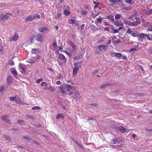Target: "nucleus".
Listing matches in <instances>:
<instances>
[{
    "label": "nucleus",
    "mask_w": 152,
    "mask_h": 152,
    "mask_svg": "<svg viewBox=\"0 0 152 152\" xmlns=\"http://www.w3.org/2000/svg\"><path fill=\"white\" fill-rule=\"evenodd\" d=\"M15 101L16 103H18L19 102L20 103L21 100L18 96H17L15 99Z\"/></svg>",
    "instance_id": "c756f323"
},
{
    "label": "nucleus",
    "mask_w": 152,
    "mask_h": 152,
    "mask_svg": "<svg viewBox=\"0 0 152 152\" xmlns=\"http://www.w3.org/2000/svg\"><path fill=\"white\" fill-rule=\"evenodd\" d=\"M59 88L62 94H64L65 92V91L64 88L62 87V86L59 87Z\"/></svg>",
    "instance_id": "72a5a7b5"
},
{
    "label": "nucleus",
    "mask_w": 152,
    "mask_h": 152,
    "mask_svg": "<svg viewBox=\"0 0 152 152\" xmlns=\"http://www.w3.org/2000/svg\"><path fill=\"white\" fill-rule=\"evenodd\" d=\"M35 39L38 41L42 42L43 41V36L40 33H38L36 35H35Z\"/></svg>",
    "instance_id": "f03ea898"
},
{
    "label": "nucleus",
    "mask_w": 152,
    "mask_h": 152,
    "mask_svg": "<svg viewBox=\"0 0 152 152\" xmlns=\"http://www.w3.org/2000/svg\"><path fill=\"white\" fill-rule=\"evenodd\" d=\"M9 64L13 65L14 64V62L13 61L10 60L8 63Z\"/></svg>",
    "instance_id": "a18cd8bd"
},
{
    "label": "nucleus",
    "mask_w": 152,
    "mask_h": 152,
    "mask_svg": "<svg viewBox=\"0 0 152 152\" xmlns=\"http://www.w3.org/2000/svg\"><path fill=\"white\" fill-rule=\"evenodd\" d=\"M16 96H15L14 97H10V99L11 101H15L16 98Z\"/></svg>",
    "instance_id": "49530a36"
},
{
    "label": "nucleus",
    "mask_w": 152,
    "mask_h": 152,
    "mask_svg": "<svg viewBox=\"0 0 152 152\" xmlns=\"http://www.w3.org/2000/svg\"><path fill=\"white\" fill-rule=\"evenodd\" d=\"M148 30L152 31V23L151 24L150 26L149 27L148 29Z\"/></svg>",
    "instance_id": "603ef678"
},
{
    "label": "nucleus",
    "mask_w": 152,
    "mask_h": 152,
    "mask_svg": "<svg viewBox=\"0 0 152 152\" xmlns=\"http://www.w3.org/2000/svg\"><path fill=\"white\" fill-rule=\"evenodd\" d=\"M26 117L28 118L29 119H34V117L30 114H26Z\"/></svg>",
    "instance_id": "c85d7f7f"
},
{
    "label": "nucleus",
    "mask_w": 152,
    "mask_h": 152,
    "mask_svg": "<svg viewBox=\"0 0 152 152\" xmlns=\"http://www.w3.org/2000/svg\"><path fill=\"white\" fill-rule=\"evenodd\" d=\"M137 38L139 40H142V37L141 36V34L138 36Z\"/></svg>",
    "instance_id": "bf43d9fd"
},
{
    "label": "nucleus",
    "mask_w": 152,
    "mask_h": 152,
    "mask_svg": "<svg viewBox=\"0 0 152 152\" xmlns=\"http://www.w3.org/2000/svg\"><path fill=\"white\" fill-rule=\"evenodd\" d=\"M131 34L133 37H136L138 36L137 33L134 32V31H133Z\"/></svg>",
    "instance_id": "37998d69"
},
{
    "label": "nucleus",
    "mask_w": 152,
    "mask_h": 152,
    "mask_svg": "<svg viewBox=\"0 0 152 152\" xmlns=\"http://www.w3.org/2000/svg\"><path fill=\"white\" fill-rule=\"evenodd\" d=\"M19 37L18 34H15L12 37V39L13 41H15L17 40Z\"/></svg>",
    "instance_id": "4be33fe9"
},
{
    "label": "nucleus",
    "mask_w": 152,
    "mask_h": 152,
    "mask_svg": "<svg viewBox=\"0 0 152 152\" xmlns=\"http://www.w3.org/2000/svg\"><path fill=\"white\" fill-rule=\"evenodd\" d=\"M21 139H26L28 141H29L31 140L29 137L26 136H23V137L21 138Z\"/></svg>",
    "instance_id": "473e14b6"
},
{
    "label": "nucleus",
    "mask_w": 152,
    "mask_h": 152,
    "mask_svg": "<svg viewBox=\"0 0 152 152\" xmlns=\"http://www.w3.org/2000/svg\"><path fill=\"white\" fill-rule=\"evenodd\" d=\"M128 24L130 26H134V25L133 22H129V23H128Z\"/></svg>",
    "instance_id": "774afa93"
},
{
    "label": "nucleus",
    "mask_w": 152,
    "mask_h": 152,
    "mask_svg": "<svg viewBox=\"0 0 152 152\" xmlns=\"http://www.w3.org/2000/svg\"><path fill=\"white\" fill-rule=\"evenodd\" d=\"M31 109L33 110H39L40 109L39 107L36 106L32 107Z\"/></svg>",
    "instance_id": "ea45409f"
},
{
    "label": "nucleus",
    "mask_w": 152,
    "mask_h": 152,
    "mask_svg": "<svg viewBox=\"0 0 152 152\" xmlns=\"http://www.w3.org/2000/svg\"><path fill=\"white\" fill-rule=\"evenodd\" d=\"M113 42L114 45H116L120 43L121 42V40L120 39H118L117 40H113Z\"/></svg>",
    "instance_id": "f704fd0d"
},
{
    "label": "nucleus",
    "mask_w": 152,
    "mask_h": 152,
    "mask_svg": "<svg viewBox=\"0 0 152 152\" xmlns=\"http://www.w3.org/2000/svg\"><path fill=\"white\" fill-rule=\"evenodd\" d=\"M145 130L149 132H152V129H149L148 128H145Z\"/></svg>",
    "instance_id": "338daca9"
},
{
    "label": "nucleus",
    "mask_w": 152,
    "mask_h": 152,
    "mask_svg": "<svg viewBox=\"0 0 152 152\" xmlns=\"http://www.w3.org/2000/svg\"><path fill=\"white\" fill-rule=\"evenodd\" d=\"M78 70L79 69L77 68V67H75L73 70V75L74 76L76 75Z\"/></svg>",
    "instance_id": "dca6fc26"
},
{
    "label": "nucleus",
    "mask_w": 152,
    "mask_h": 152,
    "mask_svg": "<svg viewBox=\"0 0 152 152\" xmlns=\"http://www.w3.org/2000/svg\"><path fill=\"white\" fill-rule=\"evenodd\" d=\"M3 137L8 141H10L11 139L10 137L6 134H3Z\"/></svg>",
    "instance_id": "5701e85b"
},
{
    "label": "nucleus",
    "mask_w": 152,
    "mask_h": 152,
    "mask_svg": "<svg viewBox=\"0 0 152 152\" xmlns=\"http://www.w3.org/2000/svg\"><path fill=\"white\" fill-rule=\"evenodd\" d=\"M39 31V32L45 33V31L48 30V28L45 27H40L38 28Z\"/></svg>",
    "instance_id": "1a4fd4ad"
},
{
    "label": "nucleus",
    "mask_w": 152,
    "mask_h": 152,
    "mask_svg": "<svg viewBox=\"0 0 152 152\" xmlns=\"http://www.w3.org/2000/svg\"><path fill=\"white\" fill-rule=\"evenodd\" d=\"M90 105L91 106H94L96 107H98L99 105L97 104H90Z\"/></svg>",
    "instance_id": "de8ad7c7"
},
{
    "label": "nucleus",
    "mask_w": 152,
    "mask_h": 152,
    "mask_svg": "<svg viewBox=\"0 0 152 152\" xmlns=\"http://www.w3.org/2000/svg\"><path fill=\"white\" fill-rule=\"evenodd\" d=\"M47 88L52 92H53L55 90V87L52 86H47Z\"/></svg>",
    "instance_id": "aec40b11"
},
{
    "label": "nucleus",
    "mask_w": 152,
    "mask_h": 152,
    "mask_svg": "<svg viewBox=\"0 0 152 152\" xmlns=\"http://www.w3.org/2000/svg\"><path fill=\"white\" fill-rule=\"evenodd\" d=\"M100 46L99 47H102V48H103V49L104 50H106V47H107V45H100Z\"/></svg>",
    "instance_id": "09e8293b"
},
{
    "label": "nucleus",
    "mask_w": 152,
    "mask_h": 152,
    "mask_svg": "<svg viewBox=\"0 0 152 152\" xmlns=\"http://www.w3.org/2000/svg\"><path fill=\"white\" fill-rule=\"evenodd\" d=\"M5 89V88L3 86H0V92H3Z\"/></svg>",
    "instance_id": "c03bdc74"
},
{
    "label": "nucleus",
    "mask_w": 152,
    "mask_h": 152,
    "mask_svg": "<svg viewBox=\"0 0 152 152\" xmlns=\"http://www.w3.org/2000/svg\"><path fill=\"white\" fill-rule=\"evenodd\" d=\"M59 58L60 59L64 60V62L66 63L67 59L66 58H65L64 56L63 55L61 54L59 55Z\"/></svg>",
    "instance_id": "2eb2a0df"
},
{
    "label": "nucleus",
    "mask_w": 152,
    "mask_h": 152,
    "mask_svg": "<svg viewBox=\"0 0 152 152\" xmlns=\"http://www.w3.org/2000/svg\"><path fill=\"white\" fill-rule=\"evenodd\" d=\"M87 11H86L85 10H83L82 11V13L83 15H86L87 14Z\"/></svg>",
    "instance_id": "e2e57ef3"
},
{
    "label": "nucleus",
    "mask_w": 152,
    "mask_h": 152,
    "mask_svg": "<svg viewBox=\"0 0 152 152\" xmlns=\"http://www.w3.org/2000/svg\"><path fill=\"white\" fill-rule=\"evenodd\" d=\"M106 18L109 21L114 22L115 20L114 17L112 15H109L106 17Z\"/></svg>",
    "instance_id": "9d476101"
},
{
    "label": "nucleus",
    "mask_w": 152,
    "mask_h": 152,
    "mask_svg": "<svg viewBox=\"0 0 152 152\" xmlns=\"http://www.w3.org/2000/svg\"><path fill=\"white\" fill-rule=\"evenodd\" d=\"M122 17L121 14H116L115 15V18L116 20H117L119 19L121 17Z\"/></svg>",
    "instance_id": "bb28decb"
},
{
    "label": "nucleus",
    "mask_w": 152,
    "mask_h": 152,
    "mask_svg": "<svg viewBox=\"0 0 152 152\" xmlns=\"http://www.w3.org/2000/svg\"><path fill=\"white\" fill-rule=\"evenodd\" d=\"M113 23L117 26H124L123 23L122 22L121 20H116L114 21Z\"/></svg>",
    "instance_id": "39448f33"
},
{
    "label": "nucleus",
    "mask_w": 152,
    "mask_h": 152,
    "mask_svg": "<svg viewBox=\"0 0 152 152\" xmlns=\"http://www.w3.org/2000/svg\"><path fill=\"white\" fill-rule=\"evenodd\" d=\"M148 35L147 34H146L144 33H141V36L142 37V39L144 38L145 39L147 37H148Z\"/></svg>",
    "instance_id": "4c0bfd02"
},
{
    "label": "nucleus",
    "mask_w": 152,
    "mask_h": 152,
    "mask_svg": "<svg viewBox=\"0 0 152 152\" xmlns=\"http://www.w3.org/2000/svg\"><path fill=\"white\" fill-rule=\"evenodd\" d=\"M35 39V35H32L29 39L30 41L31 44H32V43L34 42V39Z\"/></svg>",
    "instance_id": "cd10ccee"
},
{
    "label": "nucleus",
    "mask_w": 152,
    "mask_h": 152,
    "mask_svg": "<svg viewBox=\"0 0 152 152\" xmlns=\"http://www.w3.org/2000/svg\"><path fill=\"white\" fill-rule=\"evenodd\" d=\"M119 140L113 139L111 140V142L113 144H115L119 142Z\"/></svg>",
    "instance_id": "7c9ffc66"
},
{
    "label": "nucleus",
    "mask_w": 152,
    "mask_h": 152,
    "mask_svg": "<svg viewBox=\"0 0 152 152\" xmlns=\"http://www.w3.org/2000/svg\"><path fill=\"white\" fill-rule=\"evenodd\" d=\"M12 16V15L10 13H7L6 14L3 15V17L2 18V20H6L9 19L11 16Z\"/></svg>",
    "instance_id": "7ed1b4c3"
},
{
    "label": "nucleus",
    "mask_w": 152,
    "mask_h": 152,
    "mask_svg": "<svg viewBox=\"0 0 152 152\" xmlns=\"http://www.w3.org/2000/svg\"><path fill=\"white\" fill-rule=\"evenodd\" d=\"M80 96V92L78 91H76L75 92V93L74 94V96H73V98L74 99H77Z\"/></svg>",
    "instance_id": "f8f14e48"
},
{
    "label": "nucleus",
    "mask_w": 152,
    "mask_h": 152,
    "mask_svg": "<svg viewBox=\"0 0 152 152\" xmlns=\"http://www.w3.org/2000/svg\"><path fill=\"white\" fill-rule=\"evenodd\" d=\"M38 52V49L35 48V49H32L31 50V53H35V54H37Z\"/></svg>",
    "instance_id": "a878e982"
},
{
    "label": "nucleus",
    "mask_w": 152,
    "mask_h": 152,
    "mask_svg": "<svg viewBox=\"0 0 152 152\" xmlns=\"http://www.w3.org/2000/svg\"><path fill=\"white\" fill-rule=\"evenodd\" d=\"M112 29H113V33H117V32H118V29H114L113 27H112Z\"/></svg>",
    "instance_id": "5fc2aeb1"
},
{
    "label": "nucleus",
    "mask_w": 152,
    "mask_h": 152,
    "mask_svg": "<svg viewBox=\"0 0 152 152\" xmlns=\"http://www.w3.org/2000/svg\"><path fill=\"white\" fill-rule=\"evenodd\" d=\"M65 52L69 56V57H70L72 56V53H69L67 51H65Z\"/></svg>",
    "instance_id": "4d7b16f0"
},
{
    "label": "nucleus",
    "mask_w": 152,
    "mask_h": 152,
    "mask_svg": "<svg viewBox=\"0 0 152 152\" xmlns=\"http://www.w3.org/2000/svg\"><path fill=\"white\" fill-rule=\"evenodd\" d=\"M33 17H34V19L36 18L38 19H40L41 18L40 15L38 14H36L33 16Z\"/></svg>",
    "instance_id": "c9c22d12"
},
{
    "label": "nucleus",
    "mask_w": 152,
    "mask_h": 152,
    "mask_svg": "<svg viewBox=\"0 0 152 152\" xmlns=\"http://www.w3.org/2000/svg\"><path fill=\"white\" fill-rule=\"evenodd\" d=\"M115 56L119 58H121L122 56V55L121 53H116L115 54Z\"/></svg>",
    "instance_id": "e433bc0d"
},
{
    "label": "nucleus",
    "mask_w": 152,
    "mask_h": 152,
    "mask_svg": "<svg viewBox=\"0 0 152 152\" xmlns=\"http://www.w3.org/2000/svg\"><path fill=\"white\" fill-rule=\"evenodd\" d=\"M133 31H132L130 29H128L126 33H128L129 34H132Z\"/></svg>",
    "instance_id": "052dcab7"
},
{
    "label": "nucleus",
    "mask_w": 152,
    "mask_h": 152,
    "mask_svg": "<svg viewBox=\"0 0 152 152\" xmlns=\"http://www.w3.org/2000/svg\"><path fill=\"white\" fill-rule=\"evenodd\" d=\"M136 20H137V21H134L133 22L134 23V26H137L138 25L140 24V19L138 18H136Z\"/></svg>",
    "instance_id": "9b49d317"
},
{
    "label": "nucleus",
    "mask_w": 152,
    "mask_h": 152,
    "mask_svg": "<svg viewBox=\"0 0 152 152\" xmlns=\"http://www.w3.org/2000/svg\"><path fill=\"white\" fill-rule=\"evenodd\" d=\"M34 20V17L33 16H29L26 18L25 21L28 22Z\"/></svg>",
    "instance_id": "412c9836"
},
{
    "label": "nucleus",
    "mask_w": 152,
    "mask_h": 152,
    "mask_svg": "<svg viewBox=\"0 0 152 152\" xmlns=\"http://www.w3.org/2000/svg\"><path fill=\"white\" fill-rule=\"evenodd\" d=\"M8 117L9 116L7 115H2L1 116L0 118L4 121L7 123L11 124L12 123V122L10 120L7 119Z\"/></svg>",
    "instance_id": "f257e3e1"
},
{
    "label": "nucleus",
    "mask_w": 152,
    "mask_h": 152,
    "mask_svg": "<svg viewBox=\"0 0 152 152\" xmlns=\"http://www.w3.org/2000/svg\"><path fill=\"white\" fill-rule=\"evenodd\" d=\"M69 44L71 45V46L72 48L73 49V50H76L77 48V47L75 45L74 43H73L71 41H70L69 42Z\"/></svg>",
    "instance_id": "ddd939ff"
},
{
    "label": "nucleus",
    "mask_w": 152,
    "mask_h": 152,
    "mask_svg": "<svg viewBox=\"0 0 152 152\" xmlns=\"http://www.w3.org/2000/svg\"><path fill=\"white\" fill-rule=\"evenodd\" d=\"M82 56L81 53H79L77 56H75L73 57V59L75 60H78L81 59V57Z\"/></svg>",
    "instance_id": "4468645a"
},
{
    "label": "nucleus",
    "mask_w": 152,
    "mask_h": 152,
    "mask_svg": "<svg viewBox=\"0 0 152 152\" xmlns=\"http://www.w3.org/2000/svg\"><path fill=\"white\" fill-rule=\"evenodd\" d=\"M111 3H113L115 4H117L121 2V0H108Z\"/></svg>",
    "instance_id": "f3484780"
},
{
    "label": "nucleus",
    "mask_w": 152,
    "mask_h": 152,
    "mask_svg": "<svg viewBox=\"0 0 152 152\" xmlns=\"http://www.w3.org/2000/svg\"><path fill=\"white\" fill-rule=\"evenodd\" d=\"M41 85L42 86H45L47 87V86H48V84L46 83L45 82H43L41 83Z\"/></svg>",
    "instance_id": "8fccbe9b"
},
{
    "label": "nucleus",
    "mask_w": 152,
    "mask_h": 152,
    "mask_svg": "<svg viewBox=\"0 0 152 152\" xmlns=\"http://www.w3.org/2000/svg\"><path fill=\"white\" fill-rule=\"evenodd\" d=\"M64 117V114L61 113H59L58 114L56 117V119H59L60 118H63Z\"/></svg>",
    "instance_id": "b1692460"
},
{
    "label": "nucleus",
    "mask_w": 152,
    "mask_h": 152,
    "mask_svg": "<svg viewBox=\"0 0 152 152\" xmlns=\"http://www.w3.org/2000/svg\"><path fill=\"white\" fill-rule=\"evenodd\" d=\"M102 20L103 19L102 18H99L97 19V21L98 23H100L102 21Z\"/></svg>",
    "instance_id": "3c124183"
},
{
    "label": "nucleus",
    "mask_w": 152,
    "mask_h": 152,
    "mask_svg": "<svg viewBox=\"0 0 152 152\" xmlns=\"http://www.w3.org/2000/svg\"><path fill=\"white\" fill-rule=\"evenodd\" d=\"M7 82L8 84H10L11 82V77L10 76H9L7 78Z\"/></svg>",
    "instance_id": "a19ab883"
},
{
    "label": "nucleus",
    "mask_w": 152,
    "mask_h": 152,
    "mask_svg": "<svg viewBox=\"0 0 152 152\" xmlns=\"http://www.w3.org/2000/svg\"><path fill=\"white\" fill-rule=\"evenodd\" d=\"M19 66L20 68L19 69V71L22 74H24L26 71V69L23 67L22 65H20L19 64Z\"/></svg>",
    "instance_id": "6e6552de"
},
{
    "label": "nucleus",
    "mask_w": 152,
    "mask_h": 152,
    "mask_svg": "<svg viewBox=\"0 0 152 152\" xmlns=\"http://www.w3.org/2000/svg\"><path fill=\"white\" fill-rule=\"evenodd\" d=\"M120 92V90H117L115 91H113L112 92V93L113 94H116L119 93Z\"/></svg>",
    "instance_id": "79ce46f5"
},
{
    "label": "nucleus",
    "mask_w": 152,
    "mask_h": 152,
    "mask_svg": "<svg viewBox=\"0 0 152 152\" xmlns=\"http://www.w3.org/2000/svg\"><path fill=\"white\" fill-rule=\"evenodd\" d=\"M64 14L66 16L68 15L70 13V11L68 10H64Z\"/></svg>",
    "instance_id": "393cba45"
},
{
    "label": "nucleus",
    "mask_w": 152,
    "mask_h": 152,
    "mask_svg": "<svg viewBox=\"0 0 152 152\" xmlns=\"http://www.w3.org/2000/svg\"><path fill=\"white\" fill-rule=\"evenodd\" d=\"M117 131H120L122 133H125L126 132V130L125 128L124 127L122 126H118V128H117Z\"/></svg>",
    "instance_id": "20e7f679"
},
{
    "label": "nucleus",
    "mask_w": 152,
    "mask_h": 152,
    "mask_svg": "<svg viewBox=\"0 0 152 152\" xmlns=\"http://www.w3.org/2000/svg\"><path fill=\"white\" fill-rule=\"evenodd\" d=\"M112 85V84H111L107 83H106L105 84H103L100 87V88H104L107 86H111Z\"/></svg>",
    "instance_id": "6ab92c4d"
},
{
    "label": "nucleus",
    "mask_w": 152,
    "mask_h": 152,
    "mask_svg": "<svg viewBox=\"0 0 152 152\" xmlns=\"http://www.w3.org/2000/svg\"><path fill=\"white\" fill-rule=\"evenodd\" d=\"M26 61L28 63L33 64L35 62L36 60L35 59V58H34V57H31L28 58Z\"/></svg>",
    "instance_id": "423d86ee"
},
{
    "label": "nucleus",
    "mask_w": 152,
    "mask_h": 152,
    "mask_svg": "<svg viewBox=\"0 0 152 152\" xmlns=\"http://www.w3.org/2000/svg\"><path fill=\"white\" fill-rule=\"evenodd\" d=\"M61 15V13H58L57 14V17H56V18L57 19V17H58V18H59Z\"/></svg>",
    "instance_id": "0e129e2a"
},
{
    "label": "nucleus",
    "mask_w": 152,
    "mask_h": 152,
    "mask_svg": "<svg viewBox=\"0 0 152 152\" xmlns=\"http://www.w3.org/2000/svg\"><path fill=\"white\" fill-rule=\"evenodd\" d=\"M65 88H66V90L67 91H69L71 90L72 89V87L69 85L66 84L65 86Z\"/></svg>",
    "instance_id": "a211bd4d"
},
{
    "label": "nucleus",
    "mask_w": 152,
    "mask_h": 152,
    "mask_svg": "<svg viewBox=\"0 0 152 152\" xmlns=\"http://www.w3.org/2000/svg\"><path fill=\"white\" fill-rule=\"evenodd\" d=\"M69 23L72 24H74L76 22L74 20H73L72 19L69 20Z\"/></svg>",
    "instance_id": "58836bf2"
},
{
    "label": "nucleus",
    "mask_w": 152,
    "mask_h": 152,
    "mask_svg": "<svg viewBox=\"0 0 152 152\" xmlns=\"http://www.w3.org/2000/svg\"><path fill=\"white\" fill-rule=\"evenodd\" d=\"M43 79L42 78H40L39 79L37 80H36V81L37 83H39Z\"/></svg>",
    "instance_id": "680f3d73"
},
{
    "label": "nucleus",
    "mask_w": 152,
    "mask_h": 152,
    "mask_svg": "<svg viewBox=\"0 0 152 152\" xmlns=\"http://www.w3.org/2000/svg\"><path fill=\"white\" fill-rule=\"evenodd\" d=\"M109 126L110 128H113L116 131L117 130V128H118V126H116L114 124H111Z\"/></svg>",
    "instance_id": "2f4dec72"
},
{
    "label": "nucleus",
    "mask_w": 152,
    "mask_h": 152,
    "mask_svg": "<svg viewBox=\"0 0 152 152\" xmlns=\"http://www.w3.org/2000/svg\"><path fill=\"white\" fill-rule=\"evenodd\" d=\"M19 104H22L23 105H27V104L24 102H23L22 100L20 101V103Z\"/></svg>",
    "instance_id": "6e6d98bb"
},
{
    "label": "nucleus",
    "mask_w": 152,
    "mask_h": 152,
    "mask_svg": "<svg viewBox=\"0 0 152 152\" xmlns=\"http://www.w3.org/2000/svg\"><path fill=\"white\" fill-rule=\"evenodd\" d=\"M98 72V70H96L92 72V74L93 75H94L95 74H96Z\"/></svg>",
    "instance_id": "69168bd1"
},
{
    "label": "nucleus",
    "mask_w": 152,
    "mask_h": 152,
    "mask_svg": "<svg viewBox=\"0 0 152 152\" xmlns=\"http://www.w3.org/2000/svg\"><path fill=\"white\" fill-rule=\"evenodd\" d=\"M10 71L11 72L13 75V76L14 77H16L18 76L17 73L15 69L13 68H11L10 69Z\"/></svg>",
    "instance_id": "0eeeda50"
},
{
    "label": "nucleus",
    "mask_w": 152,
    "mask_h": 152,
    "mask_svg": "<svg viewBox=\"0 0 152 152\" xmlns=\"http://www.w3.org/2000/svg\"><path fill=\"white\" fill-rule=\"evenodd\" d=\"M85 8L87 10L89 9L91 7H90V6H88L87 5H84Z\"/></svg>",
    "instance_id": "13d9d810"
},
{
    "label": "nucleus",
    "mask_w": 152,
    "mask_h": 152,
    "mask_svg": "<svg viewBox=\"0 0 152 152\" xmlns=\"http://www.w3.org/2000/svg\"><path fill=\"white\" fill-rule=\"evenodd\" d=\"M132 0H126L125 2L126 3L130 4L132 3Z\"/></svg>",
    "instance_id": "864d4df0"
}]
</instances>
